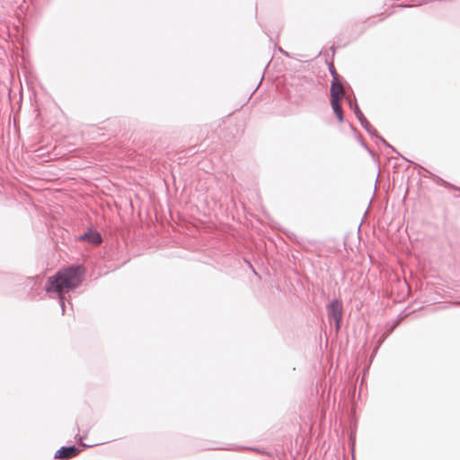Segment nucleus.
<instances>
[{
  "instance_id": "f257e3e1",
  "label": "nucleus",
  "mask_w": 460,
  "mask_h": 460,
  "mask_svg": "<svg viewBox=\"0 0 460 460\" xmlns=\"http://www.w3.org/2000/svg\"><path fill=\"white\" fill-rule=\"evenodd\" d=\"M84 275V270L82 266L71 265L67 268L59 270L48 279L44 289L49 296H51L52 294L58 295L62 314H64L66 311L65 291L77 288L79 284L83 282Z\"/></svg>"
},
{
  "instance_id": "f03ea898",
  "label": "nucleus",
  "mask_w": 460,
  "mask_h": 460,
  "mask_svg": "<svg viewBox=\"0 0 460 460\" xmlns=\"http://www.w3.org/2000/svg\"><path fill=\"white\" fill-rule=\"evenodd\" d=\"M327 314L330 320H333L335 323V329L339 331L341 327L342 322V305L338 299L331 301L327 307Z\"/></svg>"
},
{
  "instance_id": "7ed1b4c3",
  "label": "nucleus",
  "mask_w": 460,
  "mask_h": 460,
  "mask_svg": "<svg viewBox=\"0 0 460 460\" xmlns=\"http://www.w3.org/2000/svg\"><path fill=\"white\" fill-rule=\"evenodd\" d=\"M81 450L75 445L71 446H63L58 450L56 451L54 455V458H61V459H70L76 456Z\"/></svg>"
},
{
  "instance_id": "20e7f679",
  "label": "nucleus",
  "mask_w": 460,
  "mask_h": 460,
  "mask_svg": "<svg viewBox=\"0 0 460 460\" xmlns=\"http://www.w3.org/2000/svg\"><path fill=\"white\" fill-rule=\"evenodd\" d=\"M78 239L80 241L91 243V244H100L102 242V237L101 234L96 231L89 228L87 232L81 234Z\"/></svg>"
},
{
  "instance_id": "39448f33",
  "label": "nucleus",
  "mask_w": 460,
  "mask_h": 460,
  "mask_svg": "<svg viewBox=\"0 0 460 460\" xmlns=\"http://www.w3.org/2000/svg\"><path fill=\"white\" fill-rule=\"evenodd\" d=\"M330 95L331 99H341L345 97L343 85L340 78H336L334 76V79L332 80L330 87Z\"/></svg>"
},
{
  "instance_id": "423d86ee",
  "label": "nucleus",
  "mask_w": 460,
  "mask_h": 460,
  "mask_svg": "<svg viewBox=\"0 0 460 460\" xmlns=\"http://www.w3.org/2000/svg\"><path fill=\"white\" fill-rule=\"evenodd\" d=\"M347 102H348V105H349V109L351 111H353L358 120L364 117L363 112L361 111V110L359 109V107L357 103L356 98H354L353 100L347 98Z\"/></svg>"
},
{
  "instance_id": "0eeeda50",
  "label": "nucleus",
  "mask_w": 460,
  "mask_h": 460,
  "mask_svg": "<svg viewBox=\"0 0 460 460\" xmlns=\"http://www.w3.org/2000/svg\"><path fill=\"white\" fill-rule=\"evenodd\" d=\"M340 100L331 99V106L335 115L343 112Z\"/></svg>"
},
{
  "instance_id": "6e6552de",
  "label": "nucleus",
  "mask_w": 460,
  "mask_h": 460,
  "mask_svg": "<svg viewBox=\"0 0 460 460\" xmlns=\"http://www.w3.org/2000/svg\"><path fill=\"white\" fill-rule=\"evenodd\" d=\"M357 141L360 144V146L366 150L367 151V153L371 155H374V153L373 151L369 148V146H367V144L365 142L363 137L359 134V133H357V136H355Z\"/></svg>"
},
{
  "instance_id": "1a4fd4ad",
  "label": "nucleus",
  "mask_w": 460,
  "mask_h": 460,
  "mask_svg": "<svg viewBox=\"0 0 460 460\" xmlns=\"http://www.w3.org/2000/svg\"><path fill=\"white\" fill-rule=\"evenodd\" d=\"M42 279H43V277L40 276V275H37V276H34V277H29L27 279V282H28L27 285L31 286V288H32L34 286H36L39 283H40Z\"/></svg>"
},
{
  "instance_id": "9d476101",
  "label": "nucleus",
  "mask_w": 460,
  "mask_h": 460,
  "mask_svg": "<svg viewBox=\"0 0 460 460\" xmlns=\"http://www.w3.org/2000/svg\"><path fill=\"white\" fill-rule=\"evenodd\" d=\"M399 322H400V320L397 319L392 324L387 325L385 328V331L383 332V334L387 338L395 330V328L399 324Z\"/></svg>"
},
{
  "instance_id": "9b49d317",
  "label": "nucleus",
  "mask_w": 460,
  "mask_h": 460,
  "mask_svg": "<svg viewBox=\"0 0 460 460\" xmlns=\"http://www.w3.org/2000/svg\"><path fill=\"white\" fill-rule=\"evenodd\" d=\"M387 338L382 334L378 340L376 341V347L374 348V350H373V353H372V358L376 355V353L377 352V350L379 349L380 346L382 345V343L386 340Z\"/></svg>"
},
{
  "instance_id": "f8f14e48",
  "label": "nucleus",
  "mask_w": 460,
  "mask_h": 460,
  "mask_svg": "<svg viewBox=\"0 0 460 460\" xmlns=\"http://www.w3.org/2000/svg\"><path fill=\"white\" fill-rule=\"evenodd\" d=\"M361 127L366 130V131H369V129H372V125L369 123V121L365 118V116L363 118H361L360 119H358Z\"/></svg>"
},
{
  "instance_id": "ddd939ff",
  "label": "nucleus",
  "mask_w": 460,
  "mask_h": 460,
  "mask_svg": "<svg viewBox=\"0 0 460 460\" xmlns=\"http://www.w3.org/2000/svg\"><path fill=\"white\" fill-rule=\"evenodd\" d=\"M378 140H380L385 147L391 149L394 153L399 155L398 151L393 146H391L382 136L379 137Z\"/></svg>"
},
{
  "instance_id": "4468645a",
  "label": "nucleus",
  "mask_w": 460,
  "mask_h": 460,
  "mask_svg": "<svg viewBox=\"0 0 460 460\" xmlns=\"http://www.w3.org/2000/svg\"><path fill=\"white\" fill-rule=\"evenodd\" d=\"M439 182L441 185L445 186V187H450L452 188L453 190H460V188L457 187V186H455L446 181H444L443 179L439 178Z\"/></svg>"
},
{
  "instance_id": "2eb2a0df",
  "label": "nucleus",
  "mask_w": 460,
  "mask_h": 460,
  "mask_svg": "<svg viewBox=\"0 0 460 460\" xmlns=\"http://www.w3.org/2000/svg\"><path fill=\"white\" fill-rule=\"evenodd\" d=\"M329 71H330V74H331L332 79H334V76L336 78H340V76H339V75H338V73H337L333 64H332V63L329 64Z\"/></svg>"
},
{
  "instance_id": "dca6fc26",
  "label": "nucleus",
  "mask_w": 460,
  "mask_h": 460,
  "mask_svg": "<svg viewBox=\"0 0 460 460\" xmlns=\"http://www.w3.org/2000/svg\"><path fill=\"white\" fill-rule=\"evenodd\" d=\"M372 137L374 138H376V139H379V137H381L378 132L376 131V129L372 127V129H369V131H367Z\"/></svg>"
},
{
  "instance_id": "f3484780",
  "label": "nucleus",
  "mask_w": 460,
  "mask_h": 460,
  "mask_svg": "<svg viewBox=\"0 0 460 460\" xmlns=\"http://www.w3.org/2000/svg\"><path fill=\"white\" fill-rule=\"evenodd\" d=\"M335 116H336V118H337V119H338V121H339L340 123L344 122V115H343V112L339 113V114H336Z\"/></svg>"
},
{
  "instance_id": "a211bd4d",
  "label": "nucleus",
  "mask_w": 460,
  "mask_h": 460,
  "mask_svg": "<svg viewBox=\"0 0 460 460\" xmlns=\"http://www.w3.org/2000/svg\"><path fill=\"white\" fill-rule=\"evenodd\" d=\"M86 438V435H84V436H83V437H81V438H79V440H80V446H81V447H84V448H88V447H90L91 446L86 445V444H84V443L83 442V439H84V438Z\"/></svg>"
},
{
  "instance_id": "6ab92c4d",
  "label": "nucleus",
  "mask_w": 460,
  "mask_h": 460,
  "mask_svg": "<svg viewBox=\"0 0 460 460\" xmlns=\"http://www.w3.org/2000/svg\"><path fill=\"white\" fill-rule=\"evenodd\" d=\"M347 123H348L349 128L355 133V136H357V133H358L357 128L349 121H347Z\"/></svg>"
},
{
  "instance_id": "aec40b11",
  "label": "nucleus",
  "mask_w": 460,
  "mask_h": 460,
  "mask_svg": "<svg viewBox=\"0 0 460 460\" xmlns=\"http://www.w3.org/2000/svg\"><path fill=\"white\" fill-rule=\"evenodd\" d=\"M248 263H249V267L252 270V272H253L254 274H257V273H256V271H255V270L253 269L252 265L250 262H248Z\"/></svg>"
},
{
  "instance_id": "412c9836",
  "label": "nucleus",
  "mask_w": 460,
  "mask_h": 460,
  "mask_svg": "<svg viewBox=\"0 0 460 460\" xmlns=\"http://www.w3.org/2000/svg\"><path fill=\"white\" fill-rule=\"evenodd\" d=\"M351 450L354 451V441L351 443Z\"/></svg>"
},
{
  "instance_id": "4be33fe9",
  "label": "nucleus",
  "mask_w": 460,
  "mask_h": 460,
  "mask_svg": "<svg viewBox=\"0 0 460 460\" xmlns=\"http://www.w3.org/2000/svg\"><path fill=\"white\" fill-rule=\"evenodd\" d=\"M330 49L334 52V46H332Z\"/></svg>"
},
{
  "instance_id": "5701e85b",
  "label": "nucleus",
  "mask_w": 460,
  "mask_h": 460,
  "mask_svg": "<svg viewBox=\"0 0 460 460\" xmlns=\"http://www.w3.org/2000/svg\"><path fill=\"white\" fill-rule=\"evenodd\" d=\"M456 304L460 305V302H457Z\"/></svg>"
},
{
  "instance_id": "b1692460",
  "label": "nucleus",
  "mask_w": 460,
  "mask_h": 460,
  "mask_svg": "<svg viewBox=\"0 0 460 460\" xmlns=\"http://www.w3.org/2000/svg\"><path fill=\"white\" fill-rule=\"evenodd\" d=\"M354 460V459H353Z\"/></svg>"
}]
</instances>
